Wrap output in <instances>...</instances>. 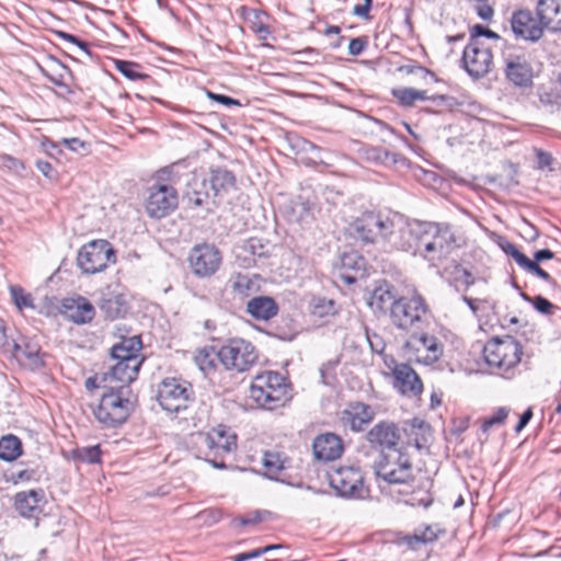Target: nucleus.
Wrapping results in <instances>:
<instances>
[{
  "instance_id": "59",
  "label": "nucleus",
  "mask_w": 561,
  "mask_h": 561,
  "mask_svg": "<svg viewBox=\"0 0 561 561\" xmlns=\"http://www.w3.org/2000/svg\"><path fill=\"white\" fill-rule=\"evenodd\" d=\"M508 255L512 256L522 268H524L530 261V259L522 253L517 248H515Z\"/></svg>"
},
{
  "instance_id": "18",
  "label": "nucleus",
  "mask_w": 561,
  "mask_h": 561,
  "mask_svg": "<svg viewBox=\"0 0 561 561\" xmlns=\"http://www.w3.org/2000/svg\"><path fill=\"white\" fill-rule=\"evenodd\" d=\"M329 482L341 496H351L359 491L363 476L354 467H341L329 473Z\"/></svg>"
},
{
  "instance_id": "52",
  "label": "nucleus",
  "mask_w": 561,
  "mask_h": 561,
  "mask_svg": "<svg viewBox=\"0 0 561 561\" xmlns=\"http://www.w3.org/2000/svg\"><path fill=\"white\" fill-rule=\"evenodd\" d=\"M397 542L399 545H407L411 549H416L420 545H424L423 538L417 533V530H415L413 535L398 537Z\"/></svg>"
},
{
  "instance_id": "7",
  "label": "nucleus",
  "mask_w": 561,
  "mask_h": 561,
  "mask_svg": "<svg viewBox=\"0 0 561 561\" xmlns=\"http://www.w3.org/2000/svg\"><path fill=\"white\" fill-rule=\"evenodd\" d=\"M201 447L205 449L208 462L218 469L226 468L225 462L218 461L225 455L233 453L237 448V435L225 426H218L205 434L198 435Z\"/></svg>"
},
{
  "instance_id": "64",
  "label": "nucleus",
  "mask_w": 561,
  "mask_h": 561,
  "mask_svg": "<svg viewBox=\"0 0 561 561\" xmlns=\"http://www.w3.org/2000/svg\"><path fill=\"white\" fill-rule=\"evenodd\" d=\"M533 417V411L530 408H528L519 417V422L515 427L516 432H520L530 421Z\"/></svg>"
},
{
  "instance_id": "25",
  "label": "nucleus",
  "mask_w": 561,
  "mask_h": 561,
  "mask_svg": "<svg viewBox=\"0 0 561 561\" xmlns=\"http://www.w3.org/2000/svg\"><path fill=\"white\" fill-rule=\"evenodd\" d=\"M536 14L542 30L561 31V0H539Z\"/></svg>"
},
{
  "instance_id": "31",
  "label": "nucleus",
  "mask_w": 561,
  "mask_h": 561,
  "mask_svg": "<svg viewBox=\"0 0 561 561\" xmlns=\"http://www.w3.org/2000/svg\"><path fill=\"white\" fill-rule=\"evenodd\" d=\"M277 305L266 296L254 297L247 304V311L256 320H270L277 313Z\"/></svg>"
},
{
  "instance_id": "15",
  "label": "nucleus",
  "mask_w": 561,
  "mask_h": 561,
  "mask_svg": "<svg viewBox=\"0 0 561 561\" xmlns=\"http://www.w3.org/2000/svg\"><path fill=\"white\" fill-rule=\"evenodd\" d=\"M392 387L401 396L414 398L423 392V382L410 363H397L392 359Z\"/></svg>"
},
{
  "instance_id": "47",
  "label": "nucleus",
  "mask_w": 561,
  "mask_h": 561,
  "mask_svg": "<svg viewBox=\"0 0 561 561\" xmlns=\"http://www.w3.org/2000/svg\"><path fill=\"white\" fill-rule=\"evenodd\" d=\"M423 538V543H430L438 538V535L444 533L439 525H426L416 529Z\"/></svg>"
},
{
  "instance_id": "23",
  "label": "nucleus",
  "mask_w": 561,
  "mask_h": 561,
  "mask_svg": "<svg viewBox=\"0 0 561 561\" xmlns=\"http://www.w3.org/2000/svg\"><path fill=\"white\" fill-rule=\"evenodd\" d=\"M511 24L514 34L525 41H538L543 33L539 21L535 20L531 13L526 10L514 13Z\"/></svg>"
},
{
  "instance_id": "6",
  "label": "nucleus",
  "mask_w": 561,
  "mask_h": 561,
  "mask_svg": "<svg viewBox=\"0 0 561 561\" xmlns=\"http://www.w3.org/2000/svg\"><path fill=\"white\" fill-rule=\"evenodd\" d=\"M217 356L225 369L234 373L249 370L257 360L255 347L243 339L229 340L219 348Z\"/></svg>"
},
{
  "instance_id": "58",
  "label": "nucleus",
  "mask_w": 561,
  "mask_h": 561,
  "mask_svg": "<svg viewBox=\"0 0 561 561\" xmlns=\"http://www.w3.org/2000/svg\"><path fill=\"white\" fill-rule=\"evenodd\" d=\"M208 96L215 101H217L218 103H221L224 105H240V102L236 99H232L230 96H227V95H222V94H216V93H211V92H208Z\"/></svg>"
},
{
  "instance_id": "5",
  "label": "nucleus",
  "mask_w": 561,
  "mask_h": 561,
  "mask_svg": "<svg viewBox=\"0 0 561 561\" xmlns=\"http://www.w3.org/2000/svg\"><path fill=\"white\" fill-rule=\"evenodd\" d=\"M483 356L490 367L499 369L504 377L510 378V370L520 362L522 345L511 336L495 337L484 345Z\"/></svg>"
},
{
  "instance_id": "53",
  "label": "nucleus",
  "mask_w": 561,
  "mask_h": 561,
  "mask_svg": "<svg viewBox=\"0 0 561 561\" xmlns=\"http://www.w3.org/2000/svg\"><path fill=\"white\" fill-rule=\"evenodd\" d=\"M60 144L73 152H81L88 149V145L79 138H62Z\"/></svg>"
},
{
  "instance_id": "30",
  "label": "nucleus",
  "mask_w": 561,
  "mask_h": 561,
  "mask_svg": "<svg viewBox=\"0 0 561 561\" xmlns=\"http://www.w3.org/2000/svg\"><path fill=\"white\" fill-rule=\"evenodd\" d=\"M141 362V359H131V363L116 360V363L111 367V370L106 374V379L129 383L136 379Z\"/></svg>"
},
{
  "instance_id": "26",
  "label": "nucleus",
  "mask_w": 561,
  "mask_h": 561,
  "mask_svg": "<svg viewBox=\"0 0 561 561\" xmlns=\"http://www.w3.org/2000/svg\"><path fill=\"white\" fill-rule=\"evenodd\" d=\"M374 419V412L367 404L355 402L341 413V422L344 426H348L352 431H362L364 425Z\"/></svg>"
},
{
  "instance_id": "45",
  "label": "nucleus",
  "mask_w": 561,
  "mask_h": 561,
  "mask_svg": "<svg viewBox=\"0 0 561 561\" xmlns=\"http://www.w3.org/2000/svg\"><path fill=\"white\" fill-rule=\"evenodd\" d=\"M54 65H55L54 73H49L48 71H46L44 69H42V72L54 84L59 85V87H66V84L64 82V78H65V75L69 73L68 67H66L65 65H62L56 60L54 61Z\"/></svg>"
},
{
  "instance_id": "13",
  "label": "nucleus",
  "mask_w": 561,
  "mask_h": 561,
  "mask_svg": "<svg viewBox=\"0 0 561 561\" xmlns=\"http://www.w3.org/2000/svg\"><path fill=\"white\" fill-rule=\"evenodd\" d=\"M503 60L507 81L518 88L533 85L534 70L526 54L507 51L504 54Z\"/></svg>"
},
{
  "instance_id": "27",
  "label": "nucleus",
  "mask_w": 561,
  "mask_h": 561,
  "mask_svg": "<svg viewBox=\"0 0 561 561\" xmlns=\"http://www.w3.org/2000/svg\"><path fill=\"white\" fill-rule=\"evenodd\" d=\"M99 308L108 320L123 318L128 312V301L124 294L107 291L102 295Z\"/></svg>"
},
{
  "instance_id": "60",
  "label": "nucleus",
  "mask_w": 561,
  "mask_h": 561,
  "mask_svg": "<svg viewBox=\"0 0 561 561\" xmlns=\"http://www.w3.org/2000/svg\"><path fill=\"white\" fill-rule=\"evenodd\" d=\"M249 248L254 255L264 256L266 254V251H264V245L257 239H251L249 241Z\"/></svg>"
},
{
  "instance_id": "21",
  "label": "nucleus",
  "mask_w": 561,
  "mask_h": 561,
  "mask_svg": "<svg viewBox=\"0 0 561 561\" xmlns=\"http://www.w3.org/2000/svg\"><path fill=\"white\" fill-rule=\"evenodd\" d=\"M365 446L367 455L377 454L380 461L374 466L375 473L378 480L386 481V474L383 470V460L386 459V423L383 421L376 424L366 435Z\"/></svg>"
},
{
  "instance_id": "10",
  "label": "nucleus",
  "mask_w": 561,
  "mask_h": 561,
  "mask_svg": "<svg viewBox=\"0 0 561 561\" xmlns=\"http://www.w3.org/2000/svg\"><path fill=\"white\" fill-rule=\"evenodd\" d=\"M158 401L164 411L179 414L193 402L192 386L181 379L167 378L159 386Z\"/></svg>"
},
{
  "instance_id": "1",
  "label": "nucleus",
  "mask_w": 561,
  "mask_h": 561,
  "mask_svg": "<svg viewBox=\"0 0 561 561\" xmlns=\"http://www.w3.org/2000/svg\"><path fill=\"white\" fill-rule=\"evenodd\" d=\"M388 242L403 251L446 253L453 248L455 237L448 226L419 222L412 226L403 215L392 213L388 216Z\"/></svg>"
},
{
  "instance_id": "54",
  "label": "nucleus",
  "mask_w": 561,
  "mask_h": 561,
  "mask_svg": "<svg viewBox=\"0 0 561 561\" xmlns=\"http://www.w3.org/2000/svg\"><path fill=\"white\" fill-rule=\"evenodd\" d=\"M59 37H61L62 39L69 42V43H72L75 45L78 46V48L87 56H90V50H89V46L85 42L79 39L78 37H76L75 35H71V34H68V33H65V32H59L58 33Z\"/></svg>"
},
{
  "instance_id": "3",
  "label": "nucleus",
  "mask_w": 561,
  "mask_h": 561,
  "mask_svg": "<svg viewBox=\"0 0 561 561\" xmlns=\"http://www.w3.org/2000/svg\"><path fill=\"white\" fill-rule=\"evenodd\" d=\"M444 346L439 340L422 330H413L401 335L399 354L409 363L431 365L443 356Z\"/></svg>"
},
{
  "instance_id": "61",
  "label": "nucleus",
  "mask_w": 561,
  "mask_h": 561,
  "mask_svg": "<svg viewBox=\"0 0 561 561\" xmlns=\"http://www.w3.org/2000/svg\"><path fill=\"white\" fill-rule=\"evenodd\" d=\"M537 160L540 169L549 167L552 162V157L550 153L545 152L542 150H537Z\"/></svg>"
},
{
  "instance_id": "14",
  "label": "nucleus",
  "mask_w": 561,
  "mask_h": 561,
  "mask_svg": "<svg viewBox=\"0 0 561 561\" xmlns=\"http://www.w3.org/2000/svg\"><path fill=\"white\" fill-rule=\"evenodd\" d=\"M188 263L195 275L208 277L219 268L221 254L214 244H197L190 252Z\"/></svg>"
},
{
  "instance_id": "22",
  "label": "nucleus",
  "mask_w": 561,
  "mask_h": 561,
  "mask_svg": "<svg viewBox=\"0 0 561 561\" xmlns=\"http://www.w3.org/2000/svg\"><path fill=\"white\" fill-rule=\"evenodd\" d=\"M343 450L342 439L333 433L320 434L313 439L312 451L318 460H335L341 457Z\"/></svg>"
},
{
  "instance_id": "39",
  "label": "nucleus",
  "mask_w": 561,
  "mask_h": 561,
  "mask_svg": "<svg viewBox=\"0 0 561 561\" xmlns=\"http://www.w3.org/2000/svg\"><path fill=\"white\" fill-rule=\"evenodd\" d=\"M116 69L130 80H141L148 78L147 75L140 72V66L133 61L115 60Z\"/></svg>"
},
{
  "instance_id": "62",
  "label": "nucleus",
  "mask_w": 561,
  "mask_h": 561,
  "mask_svg": "<svg viewBox=\"0 0 561 561\" xmlns=\"http://www.w3.org/2000/svg\"><path fill=\"white\" fill-rule=\"evenodd\" d=\"M263 554V551H261V548L254 549L249 552H243L234 557L233 561H247L253 558L261 557Z\"/></svg>"
},
{
  "instance_id": "41",
  "label": "nucleus",
  "mask_w": 561,
  "mask_h": 561,
  "mask_svg": "<svg viewBox=\"0 0 561 561\" xmlns=\"http://www.w3.org/2000/svg\"><path fill=\"white\" fill-rule=\"evenodd\" d=\"M75 456L78 460L87 463L100 462L101 450L98 445L78 448L75 451Z\"/></svg>"
},
{
  "instance_id": "38",
  "label": "nucleus",
  "mask_w": 561,
  "mask_h": 561,
  "mask_svg": "<svg viewBox=\"0 0 561 561\" xmlns=\"http://www.w3.org/2000/svg\"><path fill=\"white\" fill-rule=\"evenodd\" d=\"M11 298L19 310L35 309L34 299L31 294L26 293L22 287H10Z\"/></svg>"
},
{
  "instance_id": "20",
  "label": "nucleus",
  "mask_w": 561,
  "mask_h": 561,
  "mask_svg": "<svg viewBox=\"0 0 561 561\" xmlns=\"http://www.w3.org/2000/svg\"><path fill=\"white\" fill-rule=\"evenodd\" d=\"M61 307L66 318L76 324L89 323L95 316L94 306L83 296L67 297Z\"/></svg>"
},
{
  "instance_id": "8",
  "label": "nucleus",
  "mask_w": 561,
  "mask_h": 561,
  "mask_svg": "<svg viewBox=\"0 0 561 561\" xmlns=\"http://www.w3.org/2000/svg\"><path fill=\"white\" fill-rule=\"evenodd\" d=\"M426 307L420 296L400 298L391 306L390 317L393 325L402 331V334L413 330H422Z\"/></svg>"
},
{
  "instance_id": "19",
  "label": "nucleus",
  "mask_w": 561,
  "mask_h": 561,
  "mask_svg": "<svg viewBox=\"0 0 561 561\" xmlns=\"http://www.w3.org/2000/svg\"><path fill=\"white\" fill-rule=\"evenodd\" d=\"M379 215L366 213L350 226V233L365 243H374L383 229Z\"/></svg>"
},
{
  "instance_id": "36",
  "label": "nucleus",
  "mask_w": 561,
  "mask_h": 561,
  "mask_svg": "<svg viewBox=\"0 0 561 561\" xmlns=\"http://www.w3.org/2000/svg\"><path fill=\"white\" fill-rule=\"evenodd\" d=\"M43 471L39 466L34 467H16L11 472L13 483L20 482H37L42 478Z\"/></svg>"
},
{
  "instance_id": "51",
  "label": "nucleus",
  "mask_w": 561,
  "mask_h": 561,
  "mask_svg": "<svg viewBox=\"0 0 561 561\" xmlns=\"http://www.w3.org/2000/svg\"><path fill=\"white\" fill-rule=\"evenodd\" d=\"M524 270L531 274L537 275L538 277H540L541 279H543L546 282H549L550 284H553V285L556 284V282L552 279V277L546 271H543L538 265V263H536L531 260L527 263V265L524 267Z\"/></svg>"
},
{
  "instance_id": "12",
  "label": "nucleus",
  "mask_w": 561,
  "mask_h": 561,
  "mask_svg": "<svg viewBox=\"0 0 561 561\" xmlns=\"http://www.w3.org/2000/svg\"><path fill=\"white\" fill-rule=\"evenodd\" d=\"M462 62L466 71L473 79L485 77L493 67V54L491 47L484 42L468 43L462 54Z\"/></svg>"
},
{
  "instance_id": "57",
  "label": "nucleus",
  "mask_w": 561,
  "mask_h": 561,
  "mask_svg": "<svg viewBox=\"0 0 561 561\" xmlns=\"http://www.w3.org/2000/svg\"><path fill=\"white\" fill-rule=\"evenodd\" d=\"M365 45H366V42L363 38H360V37L353 38V39H351V42L348 44V53L352 56H357L364 50Z\"/></svg>"
},
{
  "instance_id": "35",
  "label": "nucleus",
  "mask_w": 561,
  "mask_h": 561,
  "mask_svg": "<svg viewBox=\"0 0 561 561\" xmlns=\"http://www.w3.org/2000/svg\"><path fill=\"white\" fill-rule=\"evenodd\" d=\"M284 462V459H282L278 453L266 451L262 459L265 476L271 479H277L280 471L285 468Z\"/></svg>"
},
{
  "instance_id": "44",
  "label": "nucleus",
  "mask_w": 561,
  "mask_h": 561,
  "mask_svg": "<svg viewBox=\"0 0 561 561\" xmlns=\"http://www.w3.org/2000/svg\"><path fill=\"white\" fill-rule=\"evenodd\" d=\"M206 184V181H202L198 183L197 181H194L193 183V190L192 192L186 193V197L188 201V204L193 207H201L207 203L208 199V192H201L196 190V186L202 185L204 186Z\"/></svg>"
},
{
  "instance_id": "11",
  "label": "nucleus",
  "mask_w": 561,
  "mask_h": 561,
  "mask_svg": "<svg viewBox=\"0 0 561 561\" xmlns=\"http://www.w3.org/2000/svg\"><path fill=\"white\" fill-rule=\"evenodd\" d=\"M428 436H431V426L419 417L400 424H388V448L402 442L420 449L423 444L427 443Z\"/></svg>"
},
{
  "instance_id": "50",
  "label": "nucleus",
  "mask_w": 561,
  "mask_h": 561,
  "mask_svg": "<svg viewBox=\"0 0 561 561\" xmlns=\"http://www.w3.org/2000/svg\"><path fill=\"white\" fill-rule=\"evenodd\" d=\"M367 340L373 352L379 355H383L386 350V342L381 335L377 333L370 334L367 332Z\"/></svg>"
},
{
  "instance_id": "46",
  "label": "nucleus",
  "mask_w": 561,
  "mask_h": 561,
  "mask_svg": "<svg viewBox=\"0 0 561 561\" xmlns=\"http://www.w3.org/2000/svg\"><path fill=\"white\" fill-rule=\"evenodd\" d=\"M510 410L506 408H499L493 415L485 419L481 428L484 433H486L492 426L500 425L504 423L508 415Z\"/></svg>"
},
{
  "instance_id": "34",
  "label": "nucleus",
  "mask_w": 561,
  "mask_h": 561,
  "mask_svg": "<svg viewBox=\"0 0 561 561\" xmlns=\"http://www.w3.org/2000/svg\"><path fill=\"white\" fill-rule=\"evenodd\" d=\"M22 455V443L15 435L9 434L0 438V458L13 461Z\"/></svg>"
},
{
  "instance_id": "16",
  "label": "nucleus",
  "mask_w": 561,
  "mask_h": 561,
  "mask_svg": "<svg viewBox=\"0 0 561 561\" xmlns=\"http://www.w3.org/2000/svg\"><path fill=\"white\" fill-rule=\"evenodd\" d=\"M13 357L25 368L31 370H37L44 366V353L41 352L39 344L25 336L19 340H12L9 350Z\"/></svg>"
},
{
  "instance_id": "4",
  "label": "nucleus",
  "mask_w": 561,
  "mask_h": 561,
  "mask_svg": "<svg viewBox=\"0 0 561 561\" xmlns=\"http://www.w3.org/2000/svg\"><path fill=\"white\" fill-rule=\"evenodd\" d=\"M128 392L126 387H119L104 393L98 405L92 408L95 419L105 427H115L124 423L133 410L131 401L125 397Z\"/></svg>"
},
{
  "instance_id": "40",
  "label": "nucleus",
  "mask_w": 561,
  "mask_h": 561,
  "mask_svg": "<svg viewBox=\"0 0 561 561\" xmlns=\"http://www.w3.org/2000/svg\"><path fill=\"white\" fill-rule=\"evenodd\" d=\"M412 478L411 463L408 458H401L400 469L388 472V484L405 483Z\"/></svg>"
},
{
  "instance_id": "43",
  "label": "nucleus",
  "mask_w": 561,
  "mask_h": 561,
  "mask_svg": "<svg viewBox=\"0 0 561 561\" xmlns=\"http://www.w3.org/2000/svg\"><path fill=\"white\" fill-rule=\"evenodd\" d=\"M0 168L18 176H22V173L25 169L22 161L7 154L0 156Z\"/></svg>"
},
{
  "instance_id": "24",
  "label": "nucleus",
  "mask_w": 561,
  "mask_h": 561,
  "mask_svg": "<svg viewBox=\"0 0 561 561\" xmlns=\"http://www.w3.org/2000/svg\"><path fill=\"white\" fill-rule=\"evenodd\" d=\"M45 504V492L42 489L19 492L14 496L15 510L26 518L37 517Z\"/></svg>"
},
{
  "instance_id": "28",
  "label": "nucleus",
  "mask_w": 561,
  "mask_h": 561,
  "mask_svg": "<svg viewBox=\"0 0 561 561\" xmlns=\"http://www.w3.org/2000/svg\"><path fill=\"white\" fill-rule=\"evenodd\" d=\"M365 260L356 252L344 253L341 256V279L346 284H354L358 278L365 277Z\"/></svg>"
},
{
  "instance_id": "32",
  "label": "nucleus",
  "mask_w": 561,
  "mask_h": 561,
  "mask_svg": "<svg viewBox=\"0 0 561 561\" xmlns=\"http://www.w3.org/2000/svg\"><path fill=\"white\" fill-rule=\"evenodd\" d=\"M141 342L137 336L123 339L118 344L112 347V357L115 360L130 362L131 359H140L138 352Z\"/></svg>"
},
{
  "instance_id": "9",
  "label": "nucleus",
  "mask_w": 561,
  "mask_h": 561,
  "mask_svg": "<svg viewBox=\"0 0 561 561\" xmlns=\"http://www.w3.org/2000/svg\"><path fill=\"white\" fill-rule=\"evenodd\" d=\"M110 263H115V251L106 240H93L78 252L77 264L84 274H96L107 268Z\"/></svg>"
},
{
  "instance_id": "56",
  "label": "nucleus",
  "mask_w": 561,
  "mask_h": 561,
  "mask_svg": "<svg viewBox=\"0 0 561 561\" xmlns=\"http://www.w3.org/2000/svg\"><path fill=\"white\" fill-rule=\"evenodd\" d=\"M477 14L484 21H489L493 16V9L491 5L486 4L484 2H479V4L476 7Z\"/></svg>"
},
{
  "instance_id": "48",
  "label": "nucleus",
  "mask_w": 561,
  "mask_h": 561,
  "mask_svg": "<svg viewBox=\"0 0 561 561\" xmlns=\"http://www.w3.org/2000/svg\"><path fill=\"white\" fill-rule=\"evenodd\" d=\"M392 94L399 100L402 105H412L416 100V90L412 88L393 89Z\"/></svg>"
},
{
  "instance_id": "63",
  "label": "nucleus",
  "mask_w": 561,
  "mask_h": 561,
  "mask_svg": "<svg viewBox=\"0 0 561 561\" xmlns=\"http://www.w3.org/2000/svg\"><path fill=\"white\" fill-rule=\"evenodd\" d=\"M485 30H486V27H484L483 25H480V24L474 25L470 32V42L469 43H473L474 39L477 42H482L481 37L484 35Z\"/></svg>"
},
{
  "instance_id": "29",
  "label": "nucleus",
  "mask_w": 561,
  "mask_h": 561,
  "mask_svg": "<svg viewBox=\"0 0 561 561\" xmlns=\"http://www.w3.org/2000/svg\"><path fill=\"white\" fill-rule=\"evenodd\" d=\"M402 57L398 53L388 54V72H407L408 75H414L424 81H435L433 72L422 66L415 65L414 61L405 60L401 62Z\"/></svg>"
},
{
  "instance_id": "33",
  "label": "nucleus",
  "mask_w": 561,
  "mask_h": 561,
  "mask_svg": "<svg viewBox=\"0 0 561 561\" xmlns=\"http://www.w3.org/2000/svg\"><path fill=\"white\" fill-rule=\"evenodd\" d=\"M208 181L214 196H219L234 186L236 179L232 172L226 169H216L211 171Z\"/></svg>"
},
{
  "instance_id": "55",
  "label": "nucleus",
  "mask_w": 561,
  "mask_h": 561,
  "mask_svg": "<svg viewBox=\"0 0 561 561\" xmlns=\"http://www.w3.org/2000/svg\"><path fill=\"white\" fill-rule=\"evenodd\" d=\"M368 304L373 309L382 311L383 310V291L380 288L376 289L373 293Z\"/></svg>"
},
{
  "instance_id": "2",
  "label": "nucleus",
  "mask_w": 561,
  "mask_h": 561,
  "mask_svg": "<svg viewBox=\"0 0 561 561\" xmlns=\"http://www.w3.org/2000/svg\"><path fill=\"white\" fill-rule=\"evenodd\" d=\"M250 397L263 409L275 410L290 399L285 378L276 371L256 375L250 386Z\"/></svg>"
},
{
  "instance_id": "49",
  "label": "nucleus",
  "mask_w": 561,
  "mask_h": 561,
  "mask_svg": "<svg viewBox=\"0 0 561 561\" xmlns=\"http://www.w3.org/2000/svg\"><path fill=\"white\" fill-rule=\"evenodd\" d=\"M252 285L248 275L237 274L232 279V288L240 295H248Z\"/></svg>"
},
{
  "instance_id": "17",
  "label": "nucleus",
  "mask_w": 561,
  "mask_h": 561,
  "mask_svg": "<svg viewBox=\"0 0 561 561\" xmlns=\"http://www.w3.org/2000/svg\"><path fill=\"white\" fill-rule=\"evenodd\" d=\"M178 204L175 190L169 185L151 188L146 203V211L150 217L162 218L169 215Z\"/></svg>"
},
{
  "instance_id": "42",
  "label": "nucleus",
  "mask_w": 561,
  "mask_h": 561,
  "mask_svg": "<svg viewBox=\"0 0 561 561\" xmlns=\"http://www.w3.org/2000/svg\"><path fill=\"white\" fill-rule=\"evenodd\" d=\"M520 296L523 297L524 300L531 302L534 308L542 314H551L553 310L557 308L542 296H536L531 298L525 293H522Z\"/></svg>"
},
{
  "instance_id": "37",
  "label": "nucleus",
  "mask_w": 561,
  "mask_h": 561,
  "mask_svg": "<svg viewBox=\"0 0 561 561\" xmlns=\"http://www.w3.org/2000/svg\"><path fill=\"white\" fill-rule=\"evenodd\" d=\"M217 358L214 348H202L195 355V363L205 375H208L215 370Z\"/></svg>"
}]
</instances>
